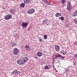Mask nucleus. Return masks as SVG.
Here are the masks:
<instances>
[{
  "instance_id": "obj_1",
  "label": "nucleus",
  "mask_w": 77,
  "mask_h": 77,
  "mask_svg": "<svg viewBox=\"0 0 77 77\" xmlns=\"http://www.w3.org/2000/svg\"><path fill=\"white\" fill-rule=\"evenodd\" d=\"M28 60H29L28 58L26 57L22 59L18 60L17 61V63L19 65H22L27 62Z\"/></svg>"
},
{
  "instance_id": "obj_2",
  "label": "nucleus",
  "mask_w": 77,
  "mask_h": 77,
  "mask_svg": "<svg viewBox=\"0 0 77 77\" xmlns=\"http://www.w3.org/2000/svg\"><path fill=\"white\" fill-rule=\"evenodd\" d=\"M29 24L26 22H22L21 23V26L22 27L24 28L26 27Z\"/></svg>"
},
{
  "instance_id": "obj_3",
  "label": "nucleus",
  "mask_w": 77,
  "mask_h": 77,
  "mask_svg": "<svg viewBox=\"0 0 77 77\" xmlns=\"http://www.w3.org/2000/svg\"><path fill=\"white\" fill-rule=\"evenodd\" d=\"M13 53L14 55H17L19 53L18 49L16 48H14V49Z\"/></svg>"
},
{
  "instance_id": "obj_4",
  "label": "nucleus",
  "mask_w": 77,
  "mask_h": 77,
  "mask_svg": "<svg viewBox=\"0 0 77 77\" xmlns=\"http://www.w3.org/2000/svg\"><path fill=\"white\" fill-rule=\"evenodd\" d=\"M11 18H12V15L11 14H8L5 17V19L6 20H10Z\"/></svg>"
},
{
  "instance_id": "obj_5",
  "label": "nucleus",
  "mask_w": 77,
  "mask_h": 77,
  "mask_svg": "<svg viewBox=\"0 0 77 77\" xmlns=\"http://www.w3.org/2000/svg\"><path fill=\"white\" fill-rule=\"evenodd\" d=\"M35 12V10L34 9H32L28 11V14H33Z\"/></svg>"
},
{
  "instance_id": "obj_6",
  "label": "nucleus",
  "mask_w": 77,
  "mask_h": 77,
  "mask_svg": "<svg viewBox=\"0 0 77 77\" xmlns=\"http://www.w3.org/2000/svg\"><path fill=\"white\" fill-rule=\"evenodd\" d=\"M20 72L17 70L14 71L12 72V74H20Z\"/></svg>"
},
{
  "instance_id": "obj_7",
  "label": "nucleus",
  "mask_w": 77,
  "mask_h": 77,
  "mask_svg": "<svg viewBox=\"0 0 77 77\" xmlns=\"http://www.w3.org/2000/svg\"><path fill=\"white\" fill-rule=\"evenodd\" d=\"M55 50L56 51H59L60 49L59 47V46L56 45H55Z\"/></svg>"
},
{
  "instance_id": "obj_8",
  "label": "nucleus",
  "mask_w": 77,
  "mask_h": 77,
  "mask_svg": "<svg viewBox=\"0 0 77 77\" xmlns=\"http://www.w3.org/2000/svg\"><path fill=\"white\" fill-rule=\"evenodd\" d=\"M43 2H44L45 3L47 4V5H50V3L48 2V1L47 0H42Z\"/></svg>"
},
{
  "instance_id": "obj_9",
  "label": "nucleus",
  "mask_w": 77,
  "mask_h": 77,
  "mask_svg": "<svg viewBox=\"0 0 77 77\" xmlns=\"http://www.w3.org/2000/svg\"><path fill=\"white\" fill-rule=\"evenodd\" d=\"M10 13L12 14V15H15V12L13 9H11L10 10Z\"/></svg>"
},
{
  "instance_id": "obj_10",
  "label": "nucleus",
  "mask_w": 77,
  "mask_h": 77,
  "mask_svg": "<svg viewBox=\"0 0 77 77\" xmlns=\"http://www.w3.org/2000/svg\"><path fill=\"white\" fill-rule=\"evenodd\" d=\"M42 55V53L41 52H38L37 53V55L39 57H41Z\"/></svg>"
},
{
  "instance_id": "obj_11",
  "label": "nucleus",
  "mask_w": 77,
  "mask_h": 77,
  "mask_svg": "<svg viewBox=\"0 0 77 77\" xmlns=\"http://www.w3.org/2000/svg\"><path fill=\"white\" fill-rule=\"evenodd\" d=\"M67 9L68 11H70L71 10V5H67Z\"/></svg>"
},
{
  "instance_id": "obj_12",
  "label": "nucleus",
  "mask_w": 77,
  "mask_h": 77,
  "mask_svg": "<svg viewBox=\"0 0 77 77\" xmlns=\"http://www.w3.org/2000/svg\"><path fill=\"white\" fill-rule=\"evenodd\" d=\"M69 67H70V66H69L66 69V72H70V70H69Z\"/></svg>"
},
{
  "instance_id": "obj_13",
  "label": "nucleus",
  "mask_w": 77,
  "mask_h": 77,
  "mask_svg": "<svg viewBox=\"0 0 77 77\" xmlns=\"http://www.w3.org/2000/svg\"><path fill=\"white\" fill-rule=\"evenodd\" d=\"M25 7V4L24 3H21L20 5V8H24Z\"/></svg>"
},
{
  "instance_id": "obj_14",
  "label": "nucleus",
  "mask_w": 77,
  "mask_h": 77,
  "mask_svg": "<svg viewBox=\"0 0 77 77\" xmlns=\"http://www.w3.org/2000/svg\"><path fill=\"white\" fill-rule=\"evenodd\" d=\"M61 15H62L60 13H57L55 14V17H60V16H61Z\"/></svg>"
},
{
  "instance_id": "obj_15",
  "label": "nucleus",
  "mask_w": 77,
  "mask_h": 77,
  "mask_svg": "<svg viewBox=\"0 0 77 77\" xmlns=\"http://www.w3.org/2000/svg\"><path fill=\"white\" fill-rule=\"evenodd\" d=\"M25 48L26 50L28 51L30 50V47H29V46L28 45H26L25 46Z\"/></svg>"
},
{
  "instance_id": "obj_16",
  "label": "nucleus",
  "mask_w": 77,
  "mask_h": 77,
  "mask_svg": "<svg viewBox=\"0 0 77 77\" xmlns=\"http://www.w3.org/2000/svg\"><path fill=\"white\" fill-rule=\"evenodd\" d=\"M66 0H61V3L63 5H65V3H66Z\"/></svg>"
},
{
  "instance_id": "obj_17",
  "label": "nucleus",
  "mask_w": 77,
  "mask_h": 77,
  "mask_svg": "<svg viewBox=\"0 0 77 77\" xmlns=\"http://www.w3.org/2000/svg\"><path fill=\"white\" fill-rule=\"evenodd\" d=\"M44 68L45 69H49V67L48 66H46L44 67Z\"/></svg>"
},
{
  "instance_id": "obj_18",
  "label": "nucleus",
  "mask_w": 77,
  "mask_h": 77,
  "mask_svg": "<svg viewBox=\"0 0 77 77\" xmlns=\"http://www.w3.org/2000/svg\"><path fill=\"white\" fill-rule=\"evenodd\" d=\"M47 22V19H45L42 22V23L43 24H45Z\"/></svg>"
},
{
  "instance_id": "obj_19",
  "label": "nucleus",
  "mask_w": 77,
  "mask_h": 77,
  "mask_svg": "<svg viewBox=\"0 0 77 77\" xmlns=\"http://www.w3.org/2000/svg\"><path fill=\"white\" fill-rule=\"evenodd\" d=\"M44 39H47V35H44Z\"/></svg>"
},
{
  "instance_id": "obj_20",
  "label": "nucleus",
  "mask_w": 77,
  "mask_h": 77,
  "mask_svg": "<svg viewBox=\"0 0 77 77\" xmlns=\"http://www.w3.org/2000/svg\"><path fill=\"white\" fill-rule=\"evenodd\" d=\"M56 57H62V56H60V54H57V55H56Z\"/></svg>"
},
{
  "instance_id": "obj_21",
  "label": "nucleus",
  "mask_w": 77,
  "mask_h": 77,
  "mask_svg": "<svg viewBox=\"0 0 77 77\" xmlns=\"http://www.w3.org/2000/svg\"><path fill=\"white\" fill-rule=\"evenodd\" d=\"M73 15L74 16H77V13L75 12L73 14Z\"/></svg>"
},
{
  "instance_id": "obj_22",
  "label": "nucleus",
  "mask_w": 77,
  "mask_h": 77,
  "mask_svg": "<svg viewBox=\"0 0 77 77\" xmlns=\"http://www.w3.org/2000/svg\"><path fill=\"white\" fill-rule=\"evenodd\" d=\"M71 2H68L67 6H71Z\"/></svg>"
},
{
  "instance_id": "obj_23",
  "label": "nucleus",
  "mask_w": 77,
  "mask_h": 77,
  "mask_svg": "<svg viewBox=\"0 0 77 77\" xmlns=\"http://www.w3.org/2000/svg\"><path fill=\"white\" fill-rule=\"evenodd\" d=\"M60 53H61V54H63V55H64V51H60Z\"/></svg>"
},
{
  "instance_id": "obj_24",
  "label": "nucleus",
  "mask_w": 77,
  "mask_h": 77,
  "mask_svg": "<svg viewBox=\"0 0 77 77\" xmlns=\"http://www.w3.org/2000/svg\"><path fill=\"white\" fill-rule=\"evenodd\" d=\"M60 20H61V21H63L64 20L63 17H62L60 18Z\"/></svg>"
},
{
  "instance_id": "obj_25",
  "label": "nucleus",
  "mask_w": 77,
  "mask_h": 77,
  "mask_svg": "<svg viewBox=\"0 0 77 77\" xmlns=\"http://www.w3.org/2000/svg\"><path fill=\"white\" fill-rule=\"evenodd\" d=\"M69 70L70 72H72V71H74V70L72 69H69Z\"/></svg>"
},
{
  "instance_id": "obj_26",
  "label": "nucleus",
  "mask_w": 77,
  "mask_h": 77,
  "mask_svg": "<svg viewBox=\"0 0 77 77\" xmlns=\"http://www.w3.org/2000/svg\"><path fill=\"white\" fill-rule=\"evenodd\" d=\"M12 45L13 46H16V43H12Z\"/></svg>"
},
{
  "instance_id": "obj_27",
  "label": "nucleus",
  "mask_w": 77,
  "mask_h": 77,
  "mask_svg": "<svg viewBox=\"0 0 77 77\" xmlns=\"http://www.w3.org/2000/svg\"><path fill=\"white\" fill-rule=\"evenodd\" d=\"M27 0H25L24 1V3L25 4H27Z\"/></svg>"
},
{
  "instance_id": "obj_28",
  "label": "nucleus",
  "mask_w": 77,
  "mask_h": 77,
  "mask_svg": "<svg viewBox=\"0 0 77 77\" xmlns=\"http://www.w3.org/2000/svg\"><path fill=\"white\" fill-rule=\"evenodd\" d=\"M74 45H77V41L75 42L74 43Z\"/></svg>"
},
{
  "instance_id": "obj_29",
  "label": "nucleus",
  "mask_w": 77,
  "mask_h": 77,
  "mask_svg": "<svg viewBox=\"0 0 77 77\" xmlns=\"http://www.w3.org/2000/svg\"><path fill=\"white\" fill-rule=\"evenodd\" d=\"M39 41L40 42H42V38H40L39 39Z\"/></svg>"
},
{
  "instance_id": "obj_30",
  "label": "nucleus",
  "mask_w": 77,
  "mask_h": 77,
  "mask_svg": "<svg viewBox=\"0 0 77 77\" xmlns=\"http://www.w3.org/2000/svg\"><path fill=\"white\" fill-rule=\"evenodd\" d=\"M66 53H67V51L65 52L64 51V55H65V54H66Z\"/></svg>"
},
{
  "instance_id": "obj_31",
  "label": "nucleus",
  "mask_w": 77,
  "mask_h": 77,
  "mask_svg": "<svg viewBox=\"0 0 77 77\" xmlns=\"http://www.w3.org/2000/svg\"><path fill=\"white\" fill-rule=\"evenodd\" d=\"M31 1V0H27V1L28 2V3H30Z\"/></svg>"
},
{
  "instance_id": "obj_32",
  "label": "nucleus",
  "mask_w": 77,
  "mask_h": 77,
  "mask_svg": "<svg viewBox=\"0 0 77 77\" xmlns=\"http://www.w3.org/2000/svg\"><path fill=\"white\" fill-rule=\"evenodd\" d=\"M74 65H76V63L74 62Z\"/></svg>"
},
{
  "instance_id": "obj_33",
  "label": "nucleus",
  "mask_w": 77,
  "mask_h": 77,
  "mask_svg": "<svg viewBox=\"0 0 77 77\" xmlns=\"http://www.w3.org/2000/svg\"><path fill=\"white\" fill-rule=\"evenodd\" d=\"M34 58H35V59H37L38 57H37L36 56H35L34 57Z\"/></svg>"
},
{
  "instance_id": "obj_34",
  "label": "nucleus",
  "mask_w": 77,
  "mask_h": 77,
  "mask_svg": "<svg viewBox=\"0 0 77 77\" xmlns=\"http://www.w3.org/2000/svg\"><path fill=\"white\" fill-rule=\"evenodd\" d=\"M74 21H75V22H76V21H77V20L76 19H75L74 20Z\"/></svg>"
},
{
  "instance_id": "obj_35",
  "label": "nucleus",
  "mask_w": 77,
  "mask_h": 77,
  "mask_svg": "<svg viewBox=\"0 0 77 77\" xmlns=\"http://www.w3.org/2000/svg\"><path fill=\"white\" fill-rule=\"evenodd\" d=\"M29 2H28V1H27L26 2V4H27V3H29Z\"/></svg>"
},
{
  "instance_id": "obj_36",
  "label": "nucleus",
  "mask_w": 77,
  "mask_h": 77,
  "mask_svg": "<svg viewBox=\"0 0 77 77\" xmlns=\"http://www.w3.org/2000/svg\"><path fill=\"white\" fill-rule=\"evenodd\" d=\"M75 23L77 24V21H76V22H75Z\"/></svg>"
},
{
  "instance_id": "obj_37",
  "label": "nucleus",
  "mask_w": 77,
  "mask_h": 77,
  "mask_svg": "<svg viewBox=\"0 0 77 77\" xmlns=\"http://www.w3.org/2000/svg\"><path fill=\"white\" fill-rule=\"evenodd\" d=\"M75 12H76V13H77V10H76V11H75Z\"/></svg>"
}]
</instances>
